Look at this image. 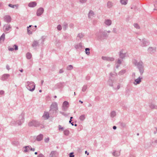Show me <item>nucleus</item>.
Listing matches in <instances>:
<instances>
[{"instance_id": "f257e3e1", "label": "nucleus", "mask_w": 157, "mask_h": 157, "mask_svg": "<svg viewBox=\"0 0 157 157\" xmlns=\"http://www.w3.org/2000/svg\"><path fill=\"white\" fill-rule=\"evenodd\" d=\"M96 38L99 40H103L106 38L108 36V35L106 33V30L100 29L95 34Z\"/></svg>"}, {"instance_id": "f03ea898", "label": "nucleus", "mask_w": 157, "mask_h": 157, "mask_svg": "<svg viewBox=\"0 0 157 157\" xmlns=\"http://www.w3.org/2000/svg\"><path fill=\"white\" fill-rule=\"evenodd\" d=\"M133 63L137 67L141 75H142L144 71V67L143 63L142 61L138 62L137 60L134 59Z\"/></svg>"}, {"instance_id": "7ed1b4c3", "label": "nucleus", "mask_w": 157, "mask_h": 157, "mask_svg": "<svg viewBox=\"0 0 157 157\" xmlns=\"http://www.w3.org/2000/svg\"><path fill=\"white\" fill-rule=\"evenodd\" d=\"M24 113H22L20 115L18 118V120L16 121H13L12 122V124L14 125L18 124L20 125L24 122Z\"/></svg>"}, {"instance_id": "20e7f679", "label": "nucleus", "mask_w": 157, "mask_h": 157, "mask_svg": "<svg viewBox=\"0 0 157 157\" xmlns=\"http://www.w3.org/2000/svg\"><path fill=\"white\" fill-rule=\"evenodd\" d=\"M25 86L30 91L33 92L35 89V85L33 82H26Z\"/></svg>"}, {"instance_id": "39448f33", "label": "nucleus", "mask_w": 157, "mask_h": 157, "mask_svg": "<svg viewBox=\"0 0 157 157\" xmlns=\"http://www.w3.org/2000/svg\"><path fill=\"white\" fill-rule=\"evenodd\" d=\"M28 125L29 126H34L35 127L40 126L41 128L44 127V126L42 124H41L38 121L35 120H33L30 121Z\"/></svg>"}, {"instance_id": "423d86ee", "label": "nucleus", "mask_w": 157, "mask_h": 157, "mask_svg": "<svg viewBox=\"0 0 157 157\" xmlns=\"http://www.w3.org/2000/svg\"><path fill=\"white\" fill-rule=\"evenodd\" d=\"M140 40V45L142 47H146L148 46L150 44L149 41L146 39L144 38L142 39H139Z\"/></svg>"}, {"instance_id": "0eeeda50", "label": "nucleus", "mask_w": 157, "mask_h": 157, "mask_svg": "<svg viewBox=\"0 0 157 157\" xmlns=\"http://www.w3.org/2000/svg\"><path fill=\"white\" fill-rule=\"evenodd\" d=\"M3 31L6 33H9L12 29V26L9 24H5L3 27Z\"/></svg>"}, {"instance_id": "6e6552de", "label": "nucleus", "mask_w": 157, "mask_h": 157, "mask_svg": "<svg viewBox=\"0 0 157 157\" xmlns=\"http://www.w3.org/2000/svg\"><path fill=\"white\" fill-rule=\"evenodd\" d=\"M69 103L67 101H64L63 104L62 105V109L64 111H66L67 110V109L69 107Z\"/></svg>"}, {"instance_id": "1a4fd4ad", "label": "nucleus", "mask_w": 157, "mask_h": 157, "mask_svg": "<svg viewBox=\"0 0 157 157\" xmlns=\"http://www.w3.org/2000/svg\"><path fill=\"white\" fill-rule=\"evenodd\" d=\"M126 52L125 50L124 49L121 50L119 52L120 58L123 59L126 56Z\"/></svg>"}, {"instance_id": "9d476101", "label": "nucleus", "mask_w": 157, "mask_h": 157, "mask_svg": "<svg viewBox=\"0 0 157 157\" xmlns=\"http://www.w3.org/2000/svg\"><path fill=\"white\" fill-rule=\"evenodd\" d=\"M4 21L7 23H9L11 21V17L9 15H6L3 17Z\"/></svg>"}, {"instance_id": "9b49d317", "label": "nucleus", "mask_w": 157, "mask_h": 157, "mask_svg": "<svg viewBox=\"0 0 157 157\" xmlns=\"http://www.w3.org/2000/svg\"><path fill=\"white\" fill-rule=\"evenodd\" d=\"M44 9L42 7H40L37 9L36 11V14L37 16H40L44 12Z\"/></svg>"}, {"instance_id": "f8f14e48", "label": "nucleus", "mask_w": 157, "mask_h": 157, "mask_svg": "<svg viewBox=\"0 0 157 157\" xmlns=\"http://www.w3.org/2000/svg\"><path fill=\"white\" fill-rule=\"evenodd\" d=\"M142 78V77H139L135 79L133 83V84L135 85L140 84L141 82Z\"/></svg>"}, {"instance_id": "ddd939ff", "label": "nucleus", "mask_w": 157, "mask_h": 157, "mask_svg": "<svg viewBox=\"0 0 157 157\" xmlns=\"http://www.w3.org/2000/svg\"><path fill=\"white\" fill-rule=\"evenodd\" d=\"M101 58L104 60H106L108 61H113L114 60V58L109 57L102 56Z\"/></svg>"}, {"instance_id": "4468645a", "label": "nucleus", "mask_w": 157, "mask_h": 157, "mask_svg": "<svg viewBox=\"0 0 157 157\" xmlns=\"http://www.w3.org/2000/svg\"><path fill=\"white\" fill-rule=\"evenodd\" d=\"M50 108L57 111L58 108L57 103L56 102H53L50 107Z\"/></svg>"}, {"instance_id": "2eb2a0df", "label": "nucleus", "mask_w": 157, "mask_h": 157, "mask_svg": "<svg viewBox=\"0 0 157 157\" xmlns=\"http://www.w3.org/2000/svg\"><path fill=\"white\" fill-rule=\"evenodd\" d=\"M8 50L9 51H12L14 50L17 51L18 50V47L17 45L16 44H14L13 45L12 48H11L10 46H9L8 47Z\"/></svg>"}, {"instance_id": "dca6fc26", "label": "nucleus", "mask_w": 157, "mask_h": 157, "mask_svg": "<svg viewBox=\"0 0 157 157\" xmlns=\"http://www.w3.org/2000/svg\"><path fill=\"white\" fill-rule=\"evenodd\" d=\"M112 23V21L110 19H106L104 21V24L105 26H110Z\"/></svg>"}, {"instance_id": "f3484780", "label": "nucleus", "mask_w": 157, "mask_h": 157, "mask_svg": "<svg viewBox=\"0 0 157 157\" xmlns=\"http://www.w3.org/2000/svg\"><path fill=\"white\" fill-rule=\"evenodd\" d=\"M148 51L151 53H154L156 51V48L155 47H150L148 49Z\"/></svg>"}, {"instance_id": "a211bd4d", "label": "nucleus", "mask_w": 157, "mask_h": 157, "mask_svg": "<svg viewBox=\"0 0 157 157\" xmlns=\"http://www.w3.org/2000/svg\"><path fill=\"white\" fill-rule=\"evenodd\" d=\"M64 85V82H60L56 84L55 86L56 88H62Z\"/></svg>"}, {"instance_id": "6ab92c4d", "label": "nucleus", "mask_w": 157, "mask_h": 157, "mask_svg": "<svg viewBox=\"0 0 157 157\" xmlns=\"http://www.w3.org/2000/svg\"><path fill=\"white\" fill-rule=\"evenodd\" d=\"M39 42L36 40H34L33 41L32 45V46L34 48L36 49L37 46H39Z\"/></svg>"}, {"instance_id": "aec40b11", "label": "nucleus", "mask_w": 157, "mask_h": 157, "mask_svg": "<svg viewBox=\"0 0 157 157\" xmlns=\"http://www.w3.org/2000/svg\"><path fill=\"white\" fill-rule=\"evenodd\" d=\"M94 13L93 11L92 10H90L88 14L89 18L92 19V18L94 17Z\"/></svg>"}, {"instance_id": "412c9836", "label": "nucleus", "mask_w": 157, "mask_h": 157, "mask_svg": "<svg viewBox=\"0 0 157 157\" xmlns=\"http://www.w3.org/2000/svg\"><path fill=\"white\" fill-rule=\"evenodd\" d=\"M57 153L56 151H52L50 154L49 157H57Z\"/></svg>"}, {"instance_id": "4be33fe9", "label": "nucleus", "mask_w": 157, "mask_h": 157, "mask_svg": "<svg viewBox=\"0 0 157 157\" xmlns=\"http://www.w3.org/2000/svg\"><path fill=\"white\" fill-rule=\"evenodd\" d=\"M10 76V75L9 74H4L2 76L1 80L3 81H4L7 79Z\"/></svg>"}, {"instance_id": "5701e85b", "label": "nucleus", "mask_w": 157, "mask_h": 157, "mask_svg": "<svg viewBox=\"0 0 157 157\" xmlns=\"http://www.w3.org/2000/svg\"><path fill=\"white\" fill-rule=\"evenodd\" d=\"M37 5V3L35 2H30L28 4V6L30 7H34Z\"/></svg>"}, {"instance_id": "b1692460", "label": "nucleus", "mask_w": 157, "mask_h": 157, "mask_svg": "<svg viewBox=\"0 0 157 157\" xmlns=\"http://www.w3.org/2000/svg\"><path fill=\"white\" fill-rule=\"evenodd\" d=\"M49 114L48 112H45L43 116V117L45 120L48 119L49 117Z\"/></svg>"}, {"instance_id": "393cba45", "label": "nucleus", "mask_w": 157, "mask_h": 157, "mask_svg": "<svg viewBox=\"0 0 157 157\" xmlns=\"http://www.w3.org/2000/svg\"><path fill=\"white\" fill-rule=\"evenodd\" d=\"M114 82V80H112L111 78H109L108 81L107 83L108 85L110 86L113 87L114 85L113 84V83Z\"/></svg>"}, {"instance_id": "a878e982", "label": "nucleus", "mask_w": 157, "mask_h": 157, "mask_svg": "<svg viewBox=\"0 0 157 157\" xmlns=\"http://www.w3.org/2000/svg\"><path fill=\"white\" fill-rule=\"evenodd\" d=\"M149 107L151 109H157V105L152 103H150L149 105Z\"/></svg>"}, {"instance_id": "bb28decb", "label": "nucleus", "mask_w": 157, "mask_h": 157, "mask_svg": "<svg viewBox=\"0 0 157 157\" xmlns=\"http://www.w3.org/2000/svg\"><path fill=\"white\" fill-rule=\"evenodd\" d=\"M57 111L54 109H52L50 108L49 110V114L52 116L54 115L55 114H56L57 113Z\"/></svg>"}, {"instance_id": "cd10ccee", "label": "nucleus", "mask_w": 157, "mask_h": 157, "mask_svg": "<svg viewBox=\"0 0 157 157\" xmlns=\"http://www.w3.org/2000/svg\"><path fill=\"white\" fill-rule=\"evenodd\" d=\"M113 6V3L111 1H109L107 4V7L108 8H112Z\"/></svg>"}, {"instance_id": "c85d7f7f", "label": "nucleus", "mask_w": 157, "mask_h": 157, "mask_svg": "<svg viewBox=\"0 0 157 157\" xmlns=\"http://www.w3.org/2000/svg\"><path fill=\"white\" fill-rule=\"evenodd\" d=\"M120 155V151H114L113 153V155L115 157H118Z\"/></svg>"}, {"instance_id": "c756f323", "label": "nucleus", "mask_w": 157, "mask_h": 157, "mask_svg": "<svg viewBox=\"0 0 157 157\" xmlns=\"http://www.w3.org/2000/svg\"><path fill=\"white\" fill-rule=\"evenodd\" d=\"M116 116V113L115 111H112L110 113V116L111 118H113Z\"/></svg>"}, {"instance_id": "7c9ffc66", "label": "nucleus", "mask_w": 157, "mask_h": 157, "mask_svg": "<svg viewBox=\"0 0 157 157\" xmlns=\"http://www.w3.org/2000/svg\"><path fill=\"white\" fill-rule=\"evenodd\" d=\"M82 47V43H81L77 44L75 46V48L76 49L81 48Z\"/></svg>"}, {"instance_id": "2f4dec72", "label": "nucleus", "mask_w": 157, "mask_h": 157, "mask_svg": "<svg viewBox=\"0 0 157 157\" xmlns=\"http://www.w3.org/2000/svg\"><path fill=\"white\" fill-rule=\"evenodd\" d=\"M5 34L3 33L0 37V43L4 41L5 39Z\"/></svg>"}, {"instance_id": "473e14b6", "label": "nucleus", "mask_w": 157, "mask_h": 157, "mask_svg": "<svg viewBox=\"0 0 157 157\" xmlns=\"http://www.w3.org/2000/svg\"><path fill=\"white\" fill-rule=\"evenodd\" d=\"M43 138V135L41 134H40L38 136L36 137V140L38 141H41Z\"/></svg>"}, {"instance_id": "72a5a7b5", "label": "nucleus", "mask_w": 157, "mask_h": 157, "mask_svg": "<svg viewBox=\"0 0 157 157\" xmlns=\"http://www.w3.org/2000/svg\"><path fill=\"white\" fill-rule=\"evenodd\" d=\"M25 148V150H24L25 152H28L29 150H30V148H31V147L30 146H26L24 147Z\"/></svg>"}, {"instance_id": "f704fd0d", "label": "nucleus", "mask_w": 157, "mask_h": 157, "mask_svg": "<svg viewBox=\"0 0 157 157\" xmlns=\"http://www.w3.org/2000/svg\"><path fill=\"white\" fill-rule=\"evenodd\" d=\"M63 30H65L68 27V24L64 22L63 25Z\"/></svg>"}, {"instance_id": "c9c22d12", "label": "nucleus", "mask_w": 157, "mask_h": 157, "mask_svg": "<svg viewBox=\"0 0 157 157\" xmlns=\"http://www.w3.org/2000/svg\"><path fill=\"white\" fill-rule=\"evenodd\" d=\"M128 0H120V2L122 5H126L127 4Z\"/></svg>"}, {"instance_id": "e433bc0d", "label": "nucleus", "mask_w": 157, "mask_h": 157, "mask_svg": "<svg viewBox=\"0 0 157 157\" xmlns=\"http://www.w3.org/2000/svg\"><path fill=\"white\" fill-rule=\"evenodd\" d=\"M73 69V66L71 65L68 66L66 68V69L68 71H71Z\"/></svg>"}, {"instance_id": "4c0bfd02", "label": "nucleus", "mask_w": 157, "mask_h": 157, "mask_svg": "<svg viewBox=\"0 0 157 157\" xmlns=\"http://www.w3.org/2000/svg\"><path fill=\"white\" fill-rule=\"evenodd\" d=\"M84 36V34L83 33H79L78 34L77 37H78L79 39H81Z\"/></svg>"}, {"instance_id": "58836bf2", "label": "nucleus", "mask_w": 157, "mask_h": 157, "mask_svg": "<svg viewBox=\"0 0 157 157\" xmlns=\"http://www.w3.org/2000/svg\"><path fill=\"white\" fill-rule=\"evenodd\" d=\"M125 70H123L120 71L118 73V75H121L124 74L126 72Z\"/></svg>"}, {"instance_id": "ea45409f", "label": "nucleus", "mask_w": 157, "mask_h": 157, "mask_svg": "<svg viewBox=\"0 0 157 157\" xmlns=\"http://www.w3.org/2000/svg\"><path fill=\"white\" fill-rule=\"evenodd\" d=\"M64 134L67 136H68L69 134V131L67 129H66L64 131Z\"/></svg>"}, {"instance_id": "a19ab883", "label": "nucleus", "mask_w": 157, "mask_h": 157, "mask_svg": "<svg viewBox=\"0 0 157 157\" xmlns=\"http://www.w3.org/2000/svg\"><path fill=\"white\" fill-rule=\"evenodd\" d=\"M120 84L119 83H118V85L117 86V87H116L114 86L113 87V89L116 90H118L120 89Z\"/></svg>"}, {"instance_id": "79ce46f5", "label": "nucleus", "mask_w": 157, "mask_h": 157, "mask_svg": "<svg viewBox=\"0 0 157 157\" xmlns=\"http://www.w3.org/2000/svg\"><path fill=\"white\" fill-rule=\"evenodd\" d=\"M87 88V86L86 85H84L83 86L82 89V91L85 92Z\"/></svg>"}, {"instance_id": "37998d69", "label": "nucleus", "mask_w": 157, "mask_h": 157, "mask_svg": "<svg viewBox=\"0 0 157 157\" xmlns=\"http://www.w3.org/2000/svg\"><path fill=\"white\" fill-rule=\"evenodd\" d=\"M79 119L82 121L84 120L85 118V116L84 115H82L80 116L79 117Z\"/></svg>"}, {"instance_id": "c03bdc74", "label": "nucleus", "mask_w": 157, "mask_h": 157, "mask_svg": "<svg viewBox=\"0 0 157 157\" xmlns=\"http://www.w3.org/2000/svg\"><path fill=\"white\" fill-rule=\"evenodd\" d=\"M31 57L32 55L30 53L28 52L27 53L26 57L28 59H30L31 58Z\"/></svg>"}, {"instance_id": "a18cd8bd", "label": "nucleus", "mask_w": 157, "mask_h": 157, "mask_svg": "<svg viewBox=\"0 0 157 157\" xmlns=\"http://www.w3.org/2000/svg\"><path fill=\"white\" fill-rule=\"evenodd\" d=\"M90 50V49L89 48H86L85 49L86 53L88 55H89L90 54V52H89Z\"/></svg>"}, {"instance_id": "49530a36", "label": "nucleus", "mask_w": 157, "mask_h": 157, "mask_svg": "<svg viewBox=\"0 0 157 157\" xmlns=\"http://www.w3.org/2000/svg\"><path fill=\"white\" fill-rule=\"evenodd\" d=\"M70 37V36L68 34H65L63 36V38L65 40L68 39Z\"/></svg>"}, {"instance_id": "de8ad7c7", "label": "nucleus", "mask_w": 157, "mask_h": 157, "mask_svg": "<svg viewBox=\"0 0 157 157\" xmlns=\"http://www.w3.org/2000/svg\"><path fill=\"white\" fill-rule=\"evenodd\" d=\"M133 25L134 27L137 29H140V26L137 23H135Z\"/></svg>"}, {"instance_id": "09e8293b", "label": "nucleus", "mask_w": 157, "mask_h": 157, "mask_svg": "<svg viewBox=\"0 0 157 157\" xmlns=\"http://www.w3.org/2000/svg\"><path fill=\"white\" fill-rule=\"evenodd\" d=\"M98 22V21L96 19H94L93 21V24L94 25H95L96 24H97V23Z\"/></svg>"}, {"instance_id": "8fccbe9b", "label": "nucleus", "mask_w": 157, "mask_h": 157, "mask_svg": "<svg viewBox=\"0 0 157 157\" xmlns=\"http://www.w3.org/2000/svg\"><path fill=\"white\" fill-rule=\"evenodd\" d=\"M57 29L58 30H61L62 29L61 26L60 25H58L57 26Z\"/></svg>"}, {"instance_id": "3c124183", "label": "nucleus", "mask_w": 157, "mask_h": 157, "mask_svg": "<svg viewBox=\"0 0 157 157\" xmlns=\"http://www.w3.org/2000/svg\"><path fill=\"white\" fill-rule=\"evenodd\" d=\"M121 126L123 128H124L126 127V124L125 123L122 122L121 123Z\"/></svg>"}, {"instance_id": "603ef678", "label": "nucleus", "mask_w": 157, "mask_h": 157, "mask_svg": "<svg viewBox=\"0 0 157 157\" xmlns=\"http://www.w3.org/2000/svg\"><path fill=\"white\" fill-rule=\"evenodd\" d=\"M8 6L10 7L14 8L16 6V5H12L11 4H9L8 5Z\"/></svg>"}, {"instance_id": "864d4df0", "label": "nucleus", "mask_w": 157, "mask_h": 157, "mask_svg": "<svg viewBox=\"0 0 157 157\" xmlns=\"http://www.w3.org/2000/svg\"><path fill=\"white\" fill-rule=\"evenodd\" d=\"M87 1V0H79V2L82 4L86 3Z\"/></svg>"}, {"instance_id": "5fc2aeb1", "label": "nucleus", "mask_w": 157, "mask_h": 157, "mask_svg": "<svg viewBox=\"0 0 157 157\" xmlns=\"http://www.w3.org/2000/svg\"><path fill=\"white\" fill-rule=\"evenodd\" d=\"M59 127V130H61L63 131L64 130V128L63 127H61V126L60 125H59L58 126Z\"/></svg>"}, {"instance_id": "6e6d98bb", "label": "nucleus", "mask_w": 157, "mask_h": 157, "mask_svg": "<svg viewBox=\"0 0 157 157\" xmlns=\"http://www.w3.org/2000/svg\"><path fill=\"white\" fill-rule=\"evenodd\" d=\"M112 32L114 33H117V29L116 28H113Z\"/></svg>"}, {"instance_id": "4d7b16f0", "label": "nucleus", "mask_w": 157, "mask_h": 157, "mask_svg": "<svg viewBox=\"0 0 157 157\" xmlns=\"http://www.w3.org/2000/svg\"><path fill=\"white\" fill-rule=\"evenodd\" d=\"M122 62V61L121 60L119 59H118L117 60V63L120 64H121Z\"/></svg>"}, {"instance_id": "13d9d810", "label": "nucleus", "mask_w": 157, "mask_h": 157, "mask_svg": "<svg viewBox=\"0 0 157 157\" xmlns=\"http://www.w3.org/2000/svg\"><path fill=\"white\" fill-rule=\"evenodd\" d=\"M60 113L61 114H62V115H63V116H66L67 115V114L65 113L62 112H60Z\"/></svg>"}, {"instance_id": "bf43d9fd", "label": "nucleus", "mask_w": 157, "mask_h": 157, "mask_svg": "<svg viewBox=\"0 0 157 157\" xmlns=\"http://www.w3.org/2000/svg\"><path fill=\"white\" fill-rule=\"evenodd\" d=\"M37 157H45V156L43 154L40 153L38 155Z\"/></svg>"}, {"instance_id": "052dcab7", "label": "nucleus", "mask_w": 157, "mask_h": 157, "mask_svg": "<svg viewBox=\"0 0 157 157\" xmlns=\"http://www.w3.org/2000/svg\"><path fill=\"white\" fill-rule=\"evenodd\" d=\"M73 154H74L73 152L69 154V157H74L75 155H74Z\"/></svg>"}, {"instance_id": "680f3d73", "label": "nucleus", "mask_w": 157, "mask_h": 157, "mask_svg": "<svg viewBox=\"0 0 157 157\" xmlns=\"http://www.w3.org/2000/svg\"><path fill=\"white\" fill-rule=\"evenodd\" d=\"M49 138L48 137L45 139L44 141L46 143H48L49 141Z\"/></svg>"}, {"instance_id": "e2e57ef3", "label": "nucleus", "mask_w": 157, "mask_h": 157, "mask_svg": "<svg viewBox=\"0 0 157 157\" xmlns=\"http://www.w3.org/2000/svg\"><path fill=\"white\" fill-rule=\"evenodd\" d=\"M64 71L63 69H60L59 70V74H61Z\"/></svg>"}, {"instance_id": "0e129e2a", "label": "nucleus", "mask_w": 157, "mask_h": 157, "mask_svg": "<svg viewBox=\"0 0 157 157\" xmlns=\"http://www.w3.org/2000/svg\"><path fill=\"white\" fill-rule=\"evenodd\" d=\"M90 76L87 75L86 77V79L87 80H88L90 79Z\"/></svg>"}, {"instance_id": "69168bd1", "label": "nucleus", "mask_w": 157, "mask_h": 157, "mask_svg": "<svg viewBox=\"0 0 157 157\" xmlns=\"http://www.w3.org/2000/svg\"><path fill=\"white\" fill-rule=\"evenodd\" d=\"M27 33L28 34H32V32L31 31H30L29 29H27Z\"/></svg>"}, {"instance_id": "338daca9", "label": "nucleus", "mask_w": 157, "mask_h": 157, "mask_svg": "<svg viewBox=\"0 0 157 157\" xmlns=\"http://www.w3.org/2000/svg\"><path fill=\"white\" fill-rule=\"evenodd\" d=\"M152 144L153 145L155 144H157V140H155L154 141L152 142Z\"/></svg>"}, {"instance_id": "774afa93", "label": "nucleus", "mask_w": 157, "mask_h": 157, "mask_svg": "<svg viewBox=\"0 0 157 157\" xmlns=\"http://www.w3.org/2000/svg\"><path fill=\"white\" fill-rule=\"evenodd\" d=\"M132 77L133 78H135L136 77V74L135 72H133L132 75Z\"/></svg>"}]
</instances>
